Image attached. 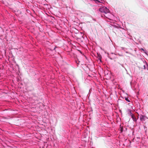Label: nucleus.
I'll return each mask as SVG.
<instances>
[{
  "instance_id": "f257e3e1",
  "label": "nucleus",
  "mask_w": 148,
  "mask_h": 148,
  "mask_svg": "<svg viewBox=\"0 0 148 148\" xmlns=\"http://www.w3.org/2000/svg\"><path fill=\"white\" fill-rule=\"evenodd\" d=\"M99 10L100 12L105 14H107L109 12V9L105 7H100L99 9Z\"/></svg>"
},
{
  "instance_id": "f03ea898",
  "label": "nucleus",
  "mask_w": 148,
  "mask_h": 148,
  "mask_svg": "<svg viewBox=\"0 0 148 148\" xmlns=\"http://www.w3.org/2000/svg\"><path fill=\"white\" fill-rule=\"evenodd\" d=\"M145 116H144L141 115L140 116V120L142 121H144L145 120Z\"/></svg>"
},
{
  "instance_id": "7ed1b4c3",
  "label": "nucleus",
  "mask_w": 148,
  "mask_h": 148,
  "mask_svg": "<svg viewBox=\"0 0 148 148\" xmlns=\"http://www.w3.org/2000/svg\"><path fill=\"white\" fill-rule=\"evenodd\" d=\"M131 117L134 121H136L137 119L135 116L132 114H131Z\"/></svg>"
},
{
  "instance_id": "20e7f679",
  "label": "nucleus",
  "mask_w": 148,
  "mask_h": 148,
  "mask_svg": "<svg viewBox=\"0 0 148 148\" xmlns=\"http://www.w3.org/2000/svg\"><path fill=\"white\" fill-rule=\"evenodd\" d=\"M125 100H126V101H127L128 102H130V100H129V99H128V98H125Z\"/></svg>"
},
{
  "instance_id": "39448f33",
  "label": "nucleus",
  "mask_w": 148,
  "mask_h": 148,
  "mask_svg": "<svg viewBox=\"0 0 148 148\" xmlns=\"http://www.w3.org/2000/svg\"><path fill=\"white\" fill-rule=\"evenodd\" d=\"M123 127H121L120 130H121V132H122L123 131Z\"/></svg>"
},
{
  "instance_id": "423d86ee",
  "label": "nucleus",
  "mask_w": 148,
  "mask_h": 148,
  "mask_svg": "<svg viewBox=\"0 0 148 148\" xmlns=\"http://www.w3.org/2000/svg\"><path fill=\"white\" fill-rule=\"evenodd\" d=\"M141 49V50H143V51H144V49H143V48H142V49Z\"/></svg>"
},
{
  "instance_id": "0eeeda50",
  "label": "nucleus",
  "mask_w": 148,
  "mask_h": 148,
  "mask_svg": "<svg viewBox=\"0 0 148 148\" xmlns=\"http://www.w3.org/2000/svg\"><path fill=\"white\" fill-rule=\"evenodd\" d=\"M99 60H100V61H101V58H100Z\"/></svg>"
}]
</instances>
